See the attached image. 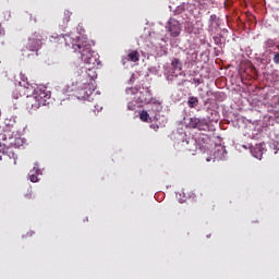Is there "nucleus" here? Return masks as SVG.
<instances>
[{
    "label": "nucleus",
    "instance_id": "obj_8",
    "mask_svg": "<svg viewBox=\"0 0 279 279\" xmlns=\"http://www.w3.org/2000/svg\"><path fill=\"white\" fill-rule=\"evenodd\" d=\"M140 119L141 121H144V122L149 121V113L145 110L140 112Z\"/></svg>",
    "mask_w": 279,
    "mask_h": 279
},
{
    "label": "nucleus",
    "instance_id": "obj_11",
    "mask_svg": "<svg viewBox=\"0 0 279 279\" xmlns=\"http://www.w3.org/2000/svg\"><path fill=\"white\" fill-rule=\"evenodd\" d=\"M197 123H199V120L198 119H196V118H192L191 120H190V128H197Z\"/></svg>",
    "mask_w": 279,
    "mask_h": 279
},
{
    "label": "nucleus",
    "instance_id": "obj_2",
    "mask_svg": "<svg viewBox=\"0 0 279 279\" xmlns=\"http://www.w3.org/2000/svg\"><path fill=\"white\" fill-rule=\"evenodd\" d=\"M1 145L3 147H23L25 145V140L22 138L19 133H15L12 130H4L2 134H0Z\"/></svg>",
    "mask_w": 279,
    "mask_h": 279
},
{
    "label": "nucleus",
    "instance_id": "obj_9",
    "mask_svg": "<svg viewBox=\"0 0 279 279\" xmlns=\"http://www.w3.org/2000/svg\"><path fill=\"white\" fill-rule=\"evenodd\" d=\"M171 64L175 71H180L182 69V64H180V60L178 59L172 60Z\"/></svg>",
    "mask_w": 279,
    "mask_h": 279
},
{
    "label": "nucleus",
    "instance_id": "obj_5",
    "mask_svg": "<svg viewBox=\"0 0 279 279\" xmlns=\"http://www.w3.org/2000/svg\"><path fill=\"white\" fill-rule=\"evenodd\" d=\"M168 29L171 36H174V37L180 36V32H181L180 22L175 20H170L168 23Z\"/></svg>",
    "mask_w": 279,
    "mask_h": 279
},
{
    "label": "nucleus",
    "instance_id": "obj_15",
    "mask_svg": "<svg viewBox=\"0 0 279 279\" xmlns=\"http://www.w3.org/2000/svg\"><path fill=\"white\" fill-rule=\"evenodd\" d=\"M129 110H134V108L132 106L129 105Z\"/></svg>",
    "mask_w": 279,
    "mask_h": 279
},
{
    "label": "nucleus",
    "instance_id": "obj_17",
    "mask_svg": "<svg viewBox=\"0 0 279 279\" xmlns=\"http://www.w3.org/2000/svg\"><path fill=\"white\" fill-rule=\"evenodd\" d=\"M184 202V199H180V203L182 204Z\"/></svg>",
    "mask_w": 279,
    "mask_h": 279
},
{
    "label": "nucleus",
    "instance_id": "obj_14",
    "mask_svg": "<svg viewBox=\"0 0 279 279\" xmlns=\"http://www.w3.org/2000/svg\"><path fill=\"white\" fill-rule=\"evenodd\" d=\"M274 62L279 64V53L274 57Z\"/></svg>",
    "mask_w": 279,
    "mask_h": 279
},
{
    "label": "nucleus",
    "instance_id": "obj_7",
    "mask_svg": "<svg viewBox=\"0 0 279 279\" xmlns=\"http://www.w3.org/2000/svg\"><path fill=\"white\" fill-rule=\"evenodd\" d=\"M129 60H131V62H138V52L137 51H131L129 53Z\"/></svg>",
    "mask_w": 279,
    "mask_h": 279
},
{
    "label": "nucleus",
    "instance_id": "obj_6",
    "mask_svg": "<svg viewBox=\"0 0 279 279\" xmlns=\"http://www.w3.org/2000/svg\"><path fill=\"white\" fill-rule=\"evenodd\" d=\"M263 151H265V144H257L251 149V153L254 156V158H257L258 160L263 158Z\"/></svg>",
    "mask_w": 279,
    "mask_h": 279
},
{
    "label": "nucleus",
    "instance_id": "obj_3",
    "mask_svg": "<svg viewBox=\"0 0 279 279\" xmlns=\"http://www.w3.org/2000/svg\"><path fill=\"white\" fill-rule=\"evenodd\" d=\"M35 104L32 105V108H40V106H47V99H51V92L46 88H37L35 90L34 97Z\"/></svg>",
    "mask_w": 279,
    "mask_h": 279
},
{
    "label": "nucleus",
    "instance_id": "obj_4",
    "mask_svg": "<svg viewBox=\"0 0 279 279\" xmlns=\"http://www.w3.org/2000/svg\"><path fill=\"white\" fill-rule=\"evenodd\" d=\"M128 95H135L140 104H149L151 101V93L149 90L138 92L136 88L126 89Z\"/></svg>",
    "mask_w": 279,
    "mask_h": 279
},
{
    "label": "nucleus",
    "instance_id": "obj_16",
    "mask_svg": "<svg viewBox=\"0 0 279 279\" xmlns=\"http://www.w3.org/2000/svg\"><path fill=\"white\" fill-rule=\"evenodd\" d=\"M0 34H3V32L1 31V24H0Z\"/></svg>",
    "mask_w": 279,
    "mask_h": 279
},
{
    "label": "nucleus",
    "instance_id": "obj_1",
    "mask_svg": "<svg viewBox=\"0 0 279 279\" xmlns=\"http://www.w3.org/2000/svg\"><path fill=\"white\" fill-rule=\"evenodd\" d=\"M58 43H65V45L70 46L72 45L74 51H77V49H82V59L83 62L87 63V75L90 77V80H97V72L94 71V69L99 64V54L96 52H90V48L84 46V44H76L75 39L73 37L66 35V36H59Z\"/></svg>",
    "mask_w": 279,
    "mask_h": 279
},
{
    "label": "nucleus",
    "instance_id": "obj_13",
    "mask_svg": "<svg viewBox=\"0 0 279 279\" xmlns=\"http://www.w3.org/2000/svg\"><path fill=\"white\" fill-rule=\"evenodd\" d=\"M38 181V177H36L35 174L31 175V182H37Z\"/></svg>",
    "mask_w": 279,
    "mask_h": 279
},
{
    "label": "nucleus",
    "instance_id": "obj_10",
    "mask_svg": "<svg viewBox=\"0 0 279 279\" xmlns=\"http://www.w3.org/2000/svg\"><path fill=\"white\" fill-rule=\"evenodd\" d=\"M189 106H190V108H195V106H197V98H195V97L190 98Z\"/></svg>",
    "mask_w": 279,
    "mask_h": 279
},
{
    "label": "nucleus",
    "instance_id": "obj_12",
    "mask_svg": "<svg viewBox=\"0 0 279 279\" xmlns=\"http://www.w3.org/2000/svg\"><path fill=\"white\" fill-rule=\"evenodd\" d=\"M9 157L13 158V162H14V165H16V155H14V153L10 151Z\"/></svg>",
    "mask_w": 279,
    "mask_h": 279
}]
</instances>
